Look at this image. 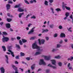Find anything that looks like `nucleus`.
Masks as SVG:
<instances>
[{
  "mask_svg": "<svg viewBox=\"0 0 73 73\" xmlns=\"http://www.w3.org/2000/svg\"><path fill=\"white\" fill-rule=\"evenodd\" d=\"M51 61L52 65H54L55 66H53L52 65L49 64L48 65V66L54 69H57V66H56V60H51Z\"/></svg>",
  "mask_w": 73,
  "mask_h": 73,
  "instance_id": "nucleus-1",
  "label": "nucleus"
},
{
  "mask_svg": "<svg viewBox=\"0 0 73 73\" xmlns=\"http://www.w3.org/2000/svg\"><path fill=\"white\" fill-rule=\"evenodd\" d=\"M38 42L39 45H41V44H44L45 42V40L44 39H41L40 40V39H38Z\"/></svg>",
  "mask_w": 73,
  "mask_h": 73,
  "instance_id": "nucleus-2",
  "label": "nucleus"
},
{
  "mask_svg": "<svg viewBox=\"0 0 73 73\" xmlns=\"http://www.w3.org/2000/svg\"><path fill=\"white\" fill-rule=\"evenodd\" d=\"M38 47L39 46H37L36 42L32 44V48L34 49H37Z\"/></svg>",
  "mask_w": 73,
  "mask_h": 73,
  "instance_id": "nucleus-3",
  "label": "nucleus"
},
{
  "mask_svg": "<svg viewBox=\"0 0 73 73\" xmlns=\"http://www.w3.org/2000/svg\"><path fill=\"white\" fill-rule=\"evenodd\" d=\"M9 40V38L8 37H5L4 36H3V38H2V41L3 42H7Z\"/></svg>",
  "mask_w": 73,
  "mask_h": 73,
  "instance_id": "nucleus-4",
  "label": "nucleus"
},
{
  "mask_svg": "<svg viewBox=\"0 0 73 73\" xmlns=\"http://www.w3.org/2000/svg\"><path fill=\"white\" fill-rule=\"evenodd\" d=\"M36 27H33L30 31L29 33H28V35H31V34L32 35H33V32H34V29H35Z\"/></svg>",
  "mask_w": 73,
  "mask_h": 73,
  "instance_id": "nucleus-5",
  "label": "nucleus"
},
{
  "mask_svg": "<svg viewBox=\"0 0 73 73\" xmlns=\"http://www.w3.org/2000/svg\"><path fill=\"white\" fill-rule=\"evenodd\" d=\"M39 64L40 65H41L42 64L45 65H46V63L44 61V60L43 59H40V62L39 63Z\"/></svg>",
  "mask_w": 73,
  "mask_h": 73,
  "instance_id": "nucleus-6",
  "label": "nucleus"
},
{
  "mask_svg": "<svg viewBox=\"0 0 73 73\" xmlns=\"http://www.w3.org/2000/svg\"><path fill=\"white\" fill-rule=\"evenodd\" d=\"M50 57H51V56H45L44 57V59L48 61V60H50Z\"/></svg>",
  "mask_w": 73,
  "mask_h": 73,
  "instance_id": "nucleus-7",
  "label": "nucleus"
},
{
  "mask_svg": "<svg viewBox=\"0 0 73 73\" xmlns=\"http://www.w3.org/2000/svg\"><path fill=\"white\" fill-rule=\"evenodd\" d=\"M6 8L7 11H8L11 8V5L9 4H7L6 5Z\"/></svg>",
  "mask_w": 73,
  "mask_h": 73,
  "instance_id": "nucleus-8",
  "label": "nucleus"
},
{
  "mask_svg": "<svg viewBox=\"0 0 73 73\" xmlns=\"http://www.w3.org/2000/svg\"><path fill=\"white\" fill-rule=\"evenodd\" d=\"M0 70L1 71V73H5V69L3 67H2L0 68Z\"/></svg>",
  "mask_w": 73,
  "mask_h": 73,
  "instance_id": "nucleus-9",
  "label": "nucleus"
},
{
  "mask_svg": "<svg viewBox=\"0 0 73 73\" xmlns=\"http://www.w3.org/2000/svg\"><path fill=\"white\" fill-rule=\"evenodd\" d=\"M6 27L7 29H9L11 28V25L9 23H7L6 24Z\"/></svg>",
  "mask_w": 73,
  "mask_h": 73,
  "instance_id": "nucleus-10",
  "label": "nucleus"
},
{
  "mask_svg": "<svg viewBox=\"0 0 73 73\" xmlns=\"http://www.w3.org/2000/svg\"><path fill=\"white\" fill-rule=\"evenodd\" d=\"M41 52L39 51L38 52H36L35 54V56H37V55H39V54H41Z\"/></svg>",
  "mask_w": 73,
  "mask_h": 73,
  "instance_id": "nucleus-11",
  "label": "nucleus"
},
{
  "mask_svg": "<svg viewBox=\"0 0 73 73\" xmlns=\"http://www.w3.org/2000/svg\"><path fill=\"white\" fill-rule=\"evenodd\" d=\"M5 57L6 58V61L7 64H8L9 63L8 62V56L7 55H5Z\"/></svg>",
  "mask_w": 73,
  "mask_h": 73,
  "instance_id": "nucleus-12",
  "label": "nucleus"
},
{
  "mask_svg": "<svg viewBox=\"0 0 73 73\" xmlns=\"http://www.w3.org/2000/svg\"><path fill=\"white\" fill-rule=\"evenodd\" d=\"M18 12H24V10L21 9V8H19L18 10Z\"/></svg>",
  "mask_w": 73,
  "mask_h": 73,
  "instance_id": "nucleus-13",
  "label": "nucleus"
},
{
  "mask_svg": "<svg viewBox=\"0 0 73 73\" xmlns=\"http://www.w3.org/2000/svg\"><path fill=\"white\" fill-rule=\"evenodd\" d=\"M61 36V37H65V34L63 33H61L60 34V35Z\"/></svg>",
  "mask_w": 73,
  "mask_h": 73,
  "instance_id": "nucleus-14",
  "label": "nucleus"
},
{
  "mask_svg": "<svg viewBox=\"0 0 73 73\" xmlns=\"http://www.w3.org/2000/svg\"><path fill=\"white\" fill-rule=\"evenodd\" d=\"M12 67L15 70H17V68L16 67V66L14 65H12Z\"/></svg>",
  "mask_w": 73,
  "mask_h": 73,
  "instance_id": "nucleus-15",
  "label": "nucleus"
},
{
  "mask_svg": "<svg viewBox=\"0 0 73 73\" xmlns=\"http://www.w3.org/2000/svg\"><path fill=\"white\" fill-rule=\"evenodd\" d=\"M58 64L59 66L61 67L62 65V63L61 62H59L58 63Z\"/></svg>",
  "mask_w": 73,
  "mask_h": 73,
  "instance_id": "nucleus-16",
  "label": "nucleus"
},
{
  "mask_svg": "<svg viewBox=\"0 0 73 73\" xmlns=\"http://www.w3.org/2000/svg\"><path fill=\"white\" fill-rule=\"evenodd\" d=\"M35 64H34L31 67V68L32 70H34L35 69Z\"/></svg>",
  "mask_w": 73,
  "mask_h": 73,
  "instance_id": "nucleus-17",
  "label": "nucleus"
},
{
  "mask_svg": "<svg viewBox=\"0 0 73 73\" xmlns=\"http://www.w3.org/2000/svg\"><path fill=\"white\" fill-rule=\"evenodd\" d=\"M73 56H70V58H68V61H69V60H70V61H73Z\"/></svg>",
  "mask_w": 73,
  "mask_h": 73,
  "instance_id": "nucleus-18",
  "label": "nucleus"
},
{
  "mask_svg": "<svg viewBox=\"0 0 73 73\" xmlns=\"http://www.w3.org/2000/svg\"><path fill=\"white\" fill-rule=\"evenodd\" d=\"M48 31L49 30L48 29L43 30L42 31V33H46V32H48Z\"/></svg>",
  "mask_w": 73,
  "mask_h": 73,
  "instance_id": "nucleus-19",
  "label": "nucleus"
},
{
  "mask_svg": "<svg viewBox=\"0 0 73 73\" xmlns=\"http://www.w3.org/2000/svg\"><path fill=\"white\" fill-rule=\"evenodd\" d=\"M24 13H19V18H21V16H22V15H24Z\"/></svg>",
  "mask_w": 73,
  "mask_h": 73,
  "instance_id": "nucleus-20",
  "label": "nucleus"
},
{
  "mask_svg": "<svg viewBox=\"0 0 73 73\" xmlns=\"http://www.w3.org/2000/svg\"><path fill=\"white\" fill-rule=\"evenodd\" d=\"M38 50V51H39V52H42L43 51V49H40V47L39 46L38 48V49H37Z\"/></svg>",
  "mask_w": 73,
  "mask_h": 73,
  "instance_id": "nucleus-21",
  "label": "nucleus"
},
{
  "mask_svg": "<svg viewBox=\"0 0 73 73\" xmlns=\"http://www.w3.org/2000/svg\"><path fill=\"white\" fill-rule=\"evenodd\" d=\"M21 6V5H20V4H19L18 5H16L14 7V8H20Z\"/></svg>",
  "mask_w": 73,
  "mask_h": 73,
  "instance_id": "nucleus-22",
  "label": "nucleus"
},
{
  "mask_svg": "<svg viewBox=\"0 0 73 73\" xmlns=\"http://www.w3.org/2000/svg\"><path fill=\"white\" fill-rule=\"evenodd\" d=\"M22 41L23 43H25V42H27V40H25V39H22Z\"/></svg>",
  "mask_w": 73,
  "mask_h": 73,
  "instance_id": "nucleus-23",
  "label": "nucleus"
},
{
  "mask_svg": "<svg viewBox=\"0 0 73 73\" xmlns=\"http://www.w3.org/2000/svg\"><path fill=\"white\" fill-rule=\"evenodd\" d=\"M2 48L3 49V50L4 52H5L6 51V48H5V47L4 46H2Z\"/></svg>",
  "mask_w": 73,
  "mask_h": 73,
  "instance_id": "nucleus-24",
  "label": "nucleus"
},
{
  "mask_svg": "<svg viewBox=\"0 0 73 73\" xmlns=\"http://www.w3.org/2000/svg\"><path fill=\"white\" fill-rule=\"evenodd\" d=\"M69 13L66 12V13L65 16H66V17H68L69 16Z\"/></svg>",
  "mask_w": 73,
  "mask_h": 73,
  "instance_id": "nucleus-25",
  "label": "nucleus"
},
{
  "mask_svg": "<svg viewBox=\"0 0 73 73\" xmlns=\"http://www.w3.org/2000/svg\"><path fill=\"white\" fill-rule=\"evenodd\" d=\"M12 20V19L10 18H7V21L8 22H11Z\"/></svg>",
  "mask_w": 73,
  "mask_h": 73,
  "instance_id": "nucleus-26",
  "label": "nucleus"
},
{
  "mask_svg": "<svg viewBox=\"0 0 73 73\" xmlns=\"http://www.w3.org/2000/svg\"><path fill=\"white\" fill-rule=\"evenodd\" d=\"M16 47L18 49H20V46L18 44H16Z\"/></svg>",
  "mask_w": 73,
  "mask_h": 73,
  "instance_id": "nucleus-27",
  "label": "nucleus"
},
{
  "mask_svg": "<svg viewBox=\"0 0 73 73\" xmlns=\"http://www.w3.org/2000/svg\"><path fill=\"white\" fill-rule=\"evenodd\" d=\"M60 47H61V45L59 44H57L56 48H59Z\"/></svg>",
  "mask_w": 73,
  "mask_h": 73,
  "instance_id": "nucleus-28",
  "label": "nucleus"
},
{
  "mask_svg": "<svg viewBox=\"0 0 73 73\" xmlns=\"http://www.w3.org/2000/svg\"><path fill=\"white\" fill-rule=\"evenodd\" d=\"M48 1L45 0L44 1V4H45L46 5H48Z\"/></svg>",
  "mask_w": 73,
  "mask_h": 73,
  "instance_id": "nucleus-29",
  "label": "nucleus"
},
{
  "mask_svg": "<svg viewBox=\"0 0 73 73\" xmlns=\"http://www.w3.org/2000/svg\"><path fill=\"white\" fill-rule=\"evenodd\" d=\"M55 58H57L58 59H59L61 58V56L59 55H58L57 56H55Z\"/></svg>",
  "mask_w": 73,
  "mask_h": 73,
  "instance_id": "nucleus-30",
  "label": "nucleus"
},
{
  "mask_svg": "<svg viewBox=\"0 0 73 73\" xmlns=\"http://www.w3.org/2000/svg\"><path fill=\"white\" fill-rule=\"evenodd\" d=\"M54 27V25L53 24H51L50 25V27L51 28H53V27Z\"/></svg>",
  "mask_w": 73,
  "mask_h": 73,
  "instance_id": "nucleus-31",
  "label": "nucleus"
},
{
  "mask_svg": "<svg viewBox=\"0 0 73 73\" xmlns=\"http://www.w3.org/2000/svg\"><path fill=\"white\" fill-rule=\"evenodd\" d=\"M65 8L67 10H68L69 11L70 10V7H69L67 6H65Z\"/></svg>",
  "mask_w": 73,
  "mask_h": 73,
  "instance_id": "nucleus-32",
  "label": "nucleus"
},
{
  "mask_svg": "<svg viewBox=\"0 0 73 73\" xmlns=\"http://www.w3.org/2000/svg\"><path fill=\"white\" fill-rule=\"evenodd\" d=\"M20 54H21V56H24L25 55V54L22 52H21Z\"/></svg>",
  "mask_w": 73,
  "mask_h": 73,
  "instance_id": "nucleus-33",
  "label": "nucleus"
},
{
  "mask_svg": "<svg viewBox=\"0 0 73 73\" xmlns=\"http://www.w3.org/2000/svg\"><path fill=\"white\" fill-rule=\"evenodd\" d=\"M56 11H57L58 12V11H61V9H60L59 8H57V9H55Z\"/></svg>",
  "mask_w": 73,
  "mask_h": 73,
  "instance_id": "nucleus-34",
  "label": "nucleus"
},
{
  "mask_svg": "<svg viewBox=\"0 0 73 73\" xmlns=\"http://www.w3.org/2000/svg\"><path fill=\"white\" fill-rule=\"evenodd\" d=\"M19 43L21 45H23V43L22 42V41H21V40H20L19 41Z\"/></svg>",
  "mask_w": 73,
  "mask_h": 73,
  "instance_id": "nucleus-35",
  "label": "nucleus"
},
{
  "mask_svg": "<svg viewBox=\"0 0 73 73\" xmlns=\"http://www.w3.org/2000/svg\"><path fill=\"white\" fill-rule=\"evenodd\" d=\"M14 53L13 52H11V54L12 55V56L13 57H15V55H14Z\"/></svg>",
  "mask_w": 73,
  "mask_h": 73,
  "instance_id": "nucleus-36",
  "label": "nucleus"
},
{
  "mask_svg": "<svg viewBox=\"0 0 73 73\" xmlns=\"http://www.w3.org/2000/svg\"><path fill=\"white\" fill-rule=\"evenodd\" d=\"M58 28L60 29H62V26L61 25L59 26Z\"/></svg>",
  "mask_w": 73,
  "mask_h": 73,
  "instance_id": "nucleus-37",
  "label": "nucleus"
},
{
  "mask_svg": "<svg viewBox=\"0 0 73 73\" xmlns=\"http://www.w3.org/2000/svg\"><path fill=\"white\" fill-rule=\"evenodd\" d=\"M8 3L9 4H13V2L12 1H10V0H9L8 2Z\"/></svg>",
  "mask_w": 73,
  "mask_h": 73,
  "instance_id": "nucleus-38",
  "label": "nucleus"
},
{
  "mask_svg": "<svg viewBox=\"0 0 73 73\" xmlns=\"http://www.w3.org/2000/svg\"><path fill=\"white\" fill-rule=\"evenodd\" d=\"M25 2V3H26V4H29V3L26 0H24Z\"/></svg>",
  "mask_w": 73,
  "mask_h": 73,
  "instance_id": "nucleus-39",
  "label": "nucleus"
},
{
  "mask_svg": "<svg viewBox=\"0 0 73 73\" xmlns=\"http://www.w3.org/2000/svg\"><path fill=\"white\" fill-rule=\"evenodd\" d=\"M57 33L55 34L54 35V37H57Z\"/></svg>",
  "mask_w": 73,
  "mask_h": 73,
  "instance_id": "nucleus-40",
  "label": "nucleus"
},
{
  "mask_svg": "<svg viewBox=\"0 0 73 73\" xmlns=\"http://www.w3.org/2000/svg\"><path fill=\"white\" fill-rule=\"evenodd\" d=\"M49 72H50V70L49 69H47L46 70V73H49Z\"/></svg>",
  "mask_w": 73,
  "mask_h": 73,
  "instance_id": "nucleus-41",
  "label": "nucleus"
},
{
  "mask_svg": "<svg viewBox=\"0 0 73 73\" xmlns=\"http://www.w3.org/2000/svg\"><path fill=\"white\" fill-rule=\"evenodd\" d=\"M7 48L9 49H11L12 48V46H7Z\"/></svg>",
  "mask_w": 73,
  "mask_h": 73,
  "instance_id": "nucleus-42",
  "label": "nucleus"
},
{
  "mask_svg": "<svg viewBox=\"0 0 73 73\" xmlns=\"http://www.w3.org/2000/svg\"><path fill=\"white\" fill-rule=\"evenodd\" d=\"M31 19H36V17L35 16L33 15V16L31 17Z\"/></svg>",
  "mask_w": 73,
  "mask_h": 73,
  "instance_id": "nucleus-43",
  "label": "nucleus"
},
{
  "mask_svg": "<svg viewBox=\"0 0 73 73\" xmlns=\"http://www.w3.org/2000/svg\"><path fill=\"white\" fill-rule=\"evenodd\" d=\"M35 38V37H31L30 38V40H34Z\"/></svg>",
  "mask_w": 73,
  "mask_h": 73,
  "instance_id": "nucleus-44",
  "label": "nucleus"
},
{
  "mask_svg": "<svg viewBox=\"0 0 73 73\" xmlns=\"http://www.w3.org/2000/svg\"><path fill=\"white\" fill-rule=\"evenodd\" d=\"M3 33L4 35H7V33L5 32H3Z\"/></svg>",
  "mask_w": 73,
  "mask_h": 73,
  "instance_id": "nucleus-45",
  "label": "nucleus"
},
{
  "mask_svg": "<svg viewBox=\"0 0 73 73\" xmlns=\"http://www.w3.org/2000/svg\"><path fill=\"white\" fill-rule=\"evenodd\" d=\"M56 50V49L54 48H52V52H55Z\"/></svg>",
  "mask_w": 73,
  "mask_h": 73,
  "instance_id": "nucleus-46",
  "label": "nucleus"
},
{
  "mask_svg": "<svg viewBox=\"0 0 73 73\" xmlns=\"http://www.w3.org/2000/svg\"><path fill=\"white\" fill-rule=\"evenodd\" d=\"M45 38L46 39V40H47V41H48V40H49V37L46 36L45 37Z\"/></svg>",
  "mask_w": 73,
  "mask_h": 73,
  "instance_id": "nucleus-47",
  "label": "nucleus"
},
{
  "mask_svg": "<svg viewBox=\"0 0 73 73\" xmlns=\"http://www.w3.org/2000/svg\"><path fill=\"white\" fill-rule=\"evenodd\" d=\"M51 9L52 11V13H53V14H54V11H53V9L51 8Z\"/></svg>",
  "mask_w": 73,
  "mask_h": 73,
  "instance_id": "nucleus-48",
  "label": "nucleus"
},
{
  "mask_svg": "<svg viewBox=\"0 0 73 73\" xmlns=\"http://www.w3.org/2000/svg\"><path fill=\"white\" fill-rule=\"evenodd\" d=\"M63 42V40H61L59 42V44H62Z\"/></svg>",
  "mask_w": 73,
  "mask_h": 73,
  "instance_id": "nucleus-49",
  "label": "nucleus"
},
{
  "mask_svg": "<svg viewBox=\"0 0 73 73\" xmlns=\"http://www.w3.org/2000/svg\"><path fill=\"white\" fill-rule=\"evenodd\" d=\"M49 1L50 3H52L53 2V0H49Z\"/></svg>",
  "mask_w": 73,
  "mask_h": 73,
  "instance_id": "nucleus-50",
  "label": "nucleus"
},
{
  "mask_svg": "<svg viewBox=\"0 0 73 73\" xmlns=\"http://www.w3.org/2000/svg\"><path fill=\"white\" fill-rule=\"evenodd\" d=\"M15 58H16V59H19V56H17L16 57H15Z\"/></svg>",
  "mask_w": 73,
  "mask_h": 73,
  "instance_id": "nucleus-51",
  "label": "nucleus"
},
{
  "mask_svg": "<svg viewBox=\"0 0 73 73\" xmlns=\"http://www.w3.org/2000/svg\"><path fill=\"white\" fill-rule=\"evenodd\" d=\"M64 41L65 42H68V39H64Z\"/></svg>",
  "mask_w": 73,
  "mask_h": 73,
  "instance_id": "nucleus-52",
  "label": "nucleus"
},
{
  "mask_svg": "<svg viewBox=\"0 0 73 73\" xmlns=\"http://www.w3.org/2000/svg\"><path fill=\"white\" fill-rule=\"evenodd\" d=\"M17 40H20V38H21L20 36H17Z\"/></svg>",
  "mask_w": 73,
  "mask_h": 73,
  "instance_id": "nucleus-53",
  "label": "nucleus"
},
{
  "mask_svg": "<svg viewBox=\"0 0 73 73\" xmlns=\"http://www.w3.org/2000/svg\"><path fill=\"white\" fill-rule=\"evenodd\" d=\"M71 29V28H69V29H68V31H69V32H72V30H70Z\"/></svg>",
  "mask_w": 73,
  "mask_h": 73,
  "instance_id": "nucleus-54",
  "label": "nucleus"
},
{
  "mask_svg": "<svg viewBox=\"0 0 73 73\" xmlns=\"http://www.w3.org/2000/svg\"><path fill=\"white\" fill-rule=\"evenodd\" d=\"M26 60H28V61H29V60H30V58L29 57L26 58Z\"/></svg>",
  "mask_w": 73,
  "mask_h": 73,
  "instance_id": "nucleus-55",
  "label": "nucleus"
},
{
  "mask_svg": "<svg viewBox=\"0 0 73 73\" xmlns=\"http://www.w3.org/2000/svg\"><path fill=\"white\" fill-rule=\"evenodd\" d=\"M69 69H72V70L73 71V68H72V67H69Z\"/></svg>",
  "mask_w": 73,
  "mask_h": 73,
  "instance_id": "nucleus-56",
  "label": "nucleus"
},
{
  "mask_svg": "<svg viewBox=\"0 0 73 73\" xmlns=\"http://www.w3.org/2000/svg\"><path fill=\"white\" fill-rule=\"evenodd\" d=\"M31 25H32V24L30 23L28 25V27H29L31 26Z\"/></svg>",
  "mask_w": 73,
  "mask_h": 73,
  "instance_id": "nucleus-57",
  "label": "nucleus"
},
{
  "mask_svg": "<svg viewBox=\"0 0 73 73\" xmlns=\"http://www.w3.org/2000/svg\"><path fill=\"white\" fill-rule=\"evenodd\" d=\"M22 62V64H25V65H27V63L25 62L24 61Z\"/></svg>",
  "mask_w": 73,
  "mask_h": 73,
  "instance_id": "nucleus-58",
  "label": "nucleus"
},
{
  "mask_svg": "<svg viewBox=\"0 0 73 73\" xmlns=\"http://www.w3.org/2000/svg\"><path fill=\"white\" fill-rule=\"evenodd\" d=\"M3 24H4V22H1V23H0V24L1 26L3 25Z\"/></svg>",
  "mask_w": 73,
  "mask_h": 73,
  "instance_id": "nucleus-59",
  "label": "nucleus"
},
{
  "mask_svg": "<svg viewBox=\"0 0 73 73\" xmlns=\"http://www.w3.org/2000/svg\"><path fill=\"white\" fill-rule=\"evenodd\" d=\"M34 1H33L32 0H31V1H30V3L31 4H32L33 3Z\"/></svg>",
  "mask_w": 73,
  "mask_h": 73,
  "instance_id": "nucleus-60",
  "label": "nucleus"
},
{
  "mask_svg": "<svg viewBox=\"0 0 73 73\" xmlns=\"http://www.w3.org/2000/svg\"><path fill=\"white\" fill-rule=\"evenodd\" d=\"M8 51L9 52H10V53H11V52H12V51H11V50H9V49L8 50Z\"/></svg>",
  "mask_w": 73,
  "mask_h": 73,
  "instance_id": "nucleus-61",
  "label": "nucleus"
},
{
  "mask_svg": "<svg viewBox=\"0 0 73 73\" xmlns=\"http://www.w3.org/2000/svg\"><path fill=\"white\" fill-rule=\"evenodd\" d=\"M70 19H73V17H72V15H71L70 16Z\"/></svg>",
  "mask_w": 73,
  "mask_h": 73,
  "instance_id": "nucleus-62",
  "label": "nucleus"
},
{
  "mask_svg": "<svg viewBox=\"0 0 73 73\" xmlns=\"http://www.w3.org/2000/svg\"><path fill=\"white\" fill-rule=\"evenodd\" d=\"M28 73H30V70H28V71H26V72H25V73H28Z\"/></svg>",
  "mask_w": 73,
  "mask_h": 73,
  "instance_id": "nucleus-63",
  "label": "nucleus"
},
{
  "mask_svg": "<svg viewBox=\"0 0 73 73\" xmlns=\"http://www.w3.org/2000/svg\"><path fill=\"white\" fill-rule=\"evenodd\" d=\"M7 16H8L9 17V16H10V13H7Z\"/></svg>",
  "mask_w": 73,
  "mask_h": 73,
  "instance_id": "nucleus-64",
  "label": "nucleus"
}]
</instances>
